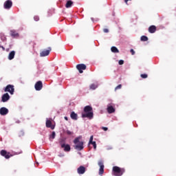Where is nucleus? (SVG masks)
<instances>
[{"mask_svg":"<svg viewBox=\"0 0 176 176\" xmlns=\"http://www.w3.org/2000/svg\"><path fill=\"white\" fill-rule=\"evenodd\" d=\"M84 112L82 113V118H87L89 120H91L94 118V113H93V107L91 106H85L84 107Z\"/></svg>","mask_w":176,"mask_h":176,"instance_id":"f257e3e1","label":"nucleus"},{"mask_svg":"<svg viewBox=\"0 0 176 176\" xmlns=\"http://www.w3.org/2000/svg\"><path fill=\"white\" fill-rule=\"evenodd\" d=\"M126 170L123 168H120L119 166H113V174L115 176H122L124 174Z\"/></svg>","mask_w":176,"mask_h":176,"instance_id":"f03ea898","label":"nucleus"},{"mask_svg":"<svg viewBox=\"0 0 176 176\" xmlns=\"http://www.w3.org/2000/svg\"><path fill=\"white\" fill-rule=\"evenodd\" d=\"M80 137H78L76 139H74V144H75V149H76L77 151H82V149H83L84 146H83V142L80 141Z\"/></svg>","mask_w":176,"mask_h":176,"instance_id":"7ed1b4c3","label":"nucleus"},{"mask_svg":"<svg viewBox=\"0 0 176 176\" xmlns=\"http://www.w3.org/2000/svg\"><path fill=\"white\" fill-rule=\"evenodd\" d=\"M4 91L10 93V94H14V86L8 85L6 87Z\"/></svg>","mask_w":176,"mask_h":176,"instance_id":"20e7f679","label":"nucleus"},{"mask_svg":"<svg viewBox=\"0 0 176 176\" xmlns=\"http://www.w3.org/2000/svg\"><path fill=\"white\" fill-rule=\"evenodd\" d=\"M0 155L5 157V159H10V157L13 156L12 155L10 154V153H8L6 150H1L0 151Z\"/></svg>","mask_w":176,"mask_h":176,"instance_id":"39448f33","label":"nucleus"},{"mask_svg":"<svg viewBox=\"0 0 176 176\" xmlns=\"http://www.w3.org/2000/svg\"><path fill=\"white\" fill-rule=\"evenodd\" d=\"M50 52H52V47H49L48 50H44L40 53V56L46 57V56H49V54H50Z\"/></svg>","mask_w":176,"mask_h":176,"instance_id":"423d86ee","label":"nucleus"},{"mask_svg":"<svg viewBox=\"0 0 176 176\" xmlns=\"http://www.w3.org/2000/svg\"><path fill=\"white\" fill-rule=\"evenodd\" d=\"M87 66L85 64H78L76 65V69L79 72L80 74H83V71L86 69Z\"/></svg>","mask_w":176,"mask_h":176,"instance_id":"0eeeda50","label":"nucleus"},{"mask_svg":"<svg viewBox=\"0 0 176 176\" xmlns=\"http://www.w3.org/2000/svg\"><path fill=\"white\" fill-rule=\"evenodd\" d=\"M43 87V84L42 83V81L36 82L34 85V89L37 91H40V90H42Z\"/></svg>","mask_w":176,"mask_h":176,"instance_id":"6e6552de","label":"nucleus"},{"mask_svg":"<svg viewBox=\"0 0 176 176\" xmlns=\"http://www.w3.org/2000/svg\"><path fill=\"white\" fill-rule=\"evenodd\" d=\"M4 9H10L12 6H13V2H12V0H7L4 2Z\"/></svg>","mask_w":176,"mask_h":176,"instance_id":"1a4fd4ad","label":"nucleus"},{"mask_svg":"<svg viewBox=\"0 0 176 176\" xmlns=\"http://www.w3.org/2000/svg\"><path fill=\"white\" fill-rule=\"evenodd\" d=\"M100 169H99V175H102L104 174V162L102 161H99L98 163Z\"/></svg>","mask_w":176,"mask_h":176,"instance_id":"9d476101","label":"nucleus"},{"mask_svg":"<svg viewBox=\"0 0 176 176\" xmlns=\"http://www.w3.org/2000/svg\"><path fill=\"white\" fill-rule=\"evenodd\" d=\"M9 100H10V96H9V94L8 93L4 94L1 97L2 102H6L7 101H9Z\"/></svg>","mask_w":176,"mask_h":176,"instance_id":"9b49d317","label":"nucleus"},{"mask_svg":"<svg viewBox=\"0 0 176 176\" xmlns=\"http://www.w3.org/2000/svg\"><path fill=\"white\" fill-rule=\"evenodd\" d=\"M45 126L47 129H51L52 130H54V125H52V120H47L45 122Z\"/></svg>","mask_w":176,"mask_h":176,"instance_id":"f8f14e48","label":"nucleus"},{"mask_svg":"<svg viewBox=\"0 0 176 176\" xmlns=\"http://www.w3.org/2000/svg\"><path fill=\"white\" fill-rule=\"evenodd\" d=\"M9 113V110L6 107H1L0 109V115L2 116H5V115H8Z\"/></svg>","mask_w":176,"mask_h":176,"instance_id":"ddd939ff","label":"nucleus"},{"mask_svg":"<svg viewBox=\"0 0 176 176\" xmlns=\"http://www.w3.org/2000/svg\"><path fill=\"white\" fill-rule=\"evenodd\" d=\"M77 172L78 174H85V173H86V168H85L83 166H80L79 168H78Z\"/></svg>","mask_w":176,"mask_h":176,"instance_id":"4468645a","label":"nucleus"},{"mask_svg":"<svg viewBox=\"0 0 176 176\" xmlns=\"http://www.w3.org/2000/svg\"><path fill=\"white\" fill-rule=\"evenodd\" d=\"M65 152H69L71 151V146L69 144H65L63 147H61Z\"/></svg>","mask_w":176,"mask_h":176,"instance_id":"2eb2a0df","label":"nucleus"},{"mask_svg":"<svg viewBox=\"0 0 176 176\" xmlns=\"http://www.w3.org/2000/svg\"><path fill=\"white\" fill-rule=\"evenodd\" d=\"M148 32H150V34H155V32H156V27L155 25H151L148 28Z\"/></svg>","mask_w":176,"mask_h":176,"instance_id":"dca6fc26","label":"nucleus"},{"mask_svg":"<svg viewBox=\"0 0 176 176\" xmlns=\"http://www.w3.org/2000/svg\"><path fill=\"white\" fill-rule=\"evenodd\" d=\"M70 118L73 120H78V114L74 111H72L70 114Z\"/></svg>","mask_w":176,"mask_h":176,"instance_id":"f3484780","label":"nucleus"},{"mask_svg":"<svg viewBox=\"0 0 176 176\" xmlns=\"http://www.w3.org/2000/svg\"><path fill=\"white\" fill-rule=\"evenodd\" d=\"M16 55V52L14 51H11L10 53H9V55H8V60H13L14 58V56Z\"/></svg>","mask_w":176,"mask_h":176,"instance_id":"a211bd4d","label":"nucleus"},{"mask_svg":"<svg viewBox=\"0 0 176 176\" xmlns=\"http://www.w3.org/2000/svg\"><path fill=\"white\" fill-rule=\"evenodd\" d=\"M107 112L108 113H113L115 112V108H113L112 106H108Z\"/></svg>","mask_w":176,"mask_h":176,"instance_id":"6ab92c4d","label":"nucleus"},{"mask_svg":"<svg viewBox=\"0 0 176 176\" xmlns=\"http://www.w3.org/2000/svg\"><path fill=\"white\" fill-rule=\"evenodd\" d=\"M10 35L12 38H16L19 36V33H16L15 30H10Z\"/></svg>","mask_w":176,"mask_h":176,"instance_id":"aec40b11","label":"nucleus"},{"mask_svg":"<svg viewBox=\"0 0 176 176\" xmlns=\"http://www.w3.org/2000/svg\"><path fill=\"white\" fill-rule=\"evenodd\" d=\"M73 4H74V2H72V1L71 0H69L66 3L65 8H71V6H72Z\"/></svg>","mask_w":176,"mask_h":176,"instance_id":"412c9836","label":"nucleus"},{"mask_svg":"<svg viewBox=\"0 0 176 176\" xmlns=\"http://www.w3.org/2000/svg\"><path fill=\"white\" fill-rule=\"evenodd\" d=\"M59 144L60 145V147H64V145H65V139H63V138L60 139Z\"/></svg>","mask_w":176,"mask_h":176,"instance_id":"4be33fe9","label":"nucleus"},{"mask_svg":"<svg viewBox=\"0 0 176 176\" xmlns=\"http://www.w3.org/2000/svg\"><path fill=\"white\" fill-rule=\"evenodd\" d=\"M111 50L113 53H119V50L116 47H111Z\"/></svg>","mask_w":176,"mask_h":176,"instance_id":"5701e85b","label":"nucleus"},{"mask_svg":"<svg viewBox=\"0 0 176 176\" xmlns=\"http://www.w3.org/2000/svg\"><path fill=\"white\" fill-rule=\"evenodd\" d=\"M56 138V132L53 131L50 135V140H54Z\"/></svg>","mask_w":176,"mask_h":176,"instance_id":"b1692460","label":"nucleus"},{"mask_svg":"<svg viewBox=\"0 0 176 176\" xmlns=\"http://www.w3.org/2000/svg\"><path fill=\"white\" fill-rule=\"evenodd\" d=\"M140 40L142 42H146V41H148V37L146 36H142Z\"/></svg>","mask_w":176,"mask_h":176,"instance_id":"393cba45","label":"nucleus"},{"mask_svg":"<svg viewBox=\"0 0 176 176\" xmlns=\"http://www.w3.org/2000/svg\"><path fill=\"white\" fill-rule=\"evenodd\" d=\"M90 89H91V90H96V89H97V85H96L95 84H91L90 85Z\"/></svg>","mask_w":176,"mask_h":176,"instance_id":"a878e982","label":"nucleus"},{"mask_svg":"<svg viewBox=\"0 0 176 176\" xmlns=\"http://www.w3.org/2000/svg\"><path fill=\"white\" fill-rule=\"evenodd\" d=\"M90 145H93L94 148L95 150L97 149V144L96 143V142H91V143H90Z\"/></svg>","mask_w":176,"mask_h":176,"instance_id":"bb28decb","label":"nucleus"},{"mask_svg":"<svg viewBox=\"0 0 176 176\" xmlns=\"http://www.w3.org/2000/svg\"><path fill=\"white\" fill-rule=\"evenodd\" d=\"M66 134H67V135H72L74 134V132H72L69 130H67V131H66Z\"/></svg>","mask_w":176,"mask_h":176,"instance_id":"cd10ccee","label":"nucleus"},{"mask_svg":"<svg viewBox=\"0 0 176 176\" xmlns=\"http://www.w3.org/2000/svg\"><path fill=\"white\" fill-rule=\"evenodd\" d=\"M34 21H39V16L36 15L34 16Z\"/></svg>","mask_w":176,"mask_h":176,"instance_id":"c85d7f7f","label":"nucleus"},{"mask_svg":"<svg viewBox=\"0 0 176 176\" xmlns=\"http://www.w3.org/2000/svg\"><path fill=\"white\" fill-rule=\"evenodd\" d=\"M141 78H142L143 79H146V78H148V74H141L140 75Z\"/></svg>","mask_w":176,"mask_h":176,"instance_id":"c756f323","label":"nucleus"},{"mask_svg":"<svg viewBox=\"0 0 176 176\" xmlns=\"http://www.w3.org/2000/svg\"><path fill=\"white\" fill-rule=\"evenodd\" d=\"M122 89V85H118L116 88H115V90L116 91V90H119V89Z\"/></svg>","mask_w":176,"mask_h":176,"instance_id":"7c9ffc66","label":"nucleus"},{"mask_svg":"<svg viewBox=\"0 0 176 176\" xmlns=\"http://www.w3.org/2000/svg\"><path fill=\"white\" fill-rule=\"evenodd\" d=\"M119 65H123L124 64V60H120L118 62Z\"/></svg>","mask_w":176,"mask_h":176,"instance_id":"2f4dec72","label":"nucleus"},{"mask_svg":"<svg viewBox=\"0 0 176 176\" xmlns=\"http://www.w3.org/2000/svg\"><path fill=\"white\" fill-rule=\"evenodd\" d=\"M91 142H93V135H91L90 137L89 142V145H90V144H91Z\"/></svg>","mask_w":176,"mask_h":176,"instance_id":"473e14b6","label":"nucleus"},{"mask_svg":"<svg viewBox=\"0 0 176 176\" xmlns=\"http://www.w3.org/2000/svg\"><path fill=\"white\" fill-rule=\"evenodd\" d=\"M130 52H131L132 56H134L135 54V52L134 51V50L131 49Z\"/></svg>","mask_w":176,"mask_h":176,"instance_id":"72a5a7b5","label":"nucleus"},{"mask_svg":"<svg viewBox=\"0 0 176 176\" xmlns=\"http://www.w3.org/2000/svg\"><path fill=\"white\" fill-rule=\"evenodd\" d=\"M103 32H104L105 34H108V32H109V30H108V29H104V30H103Z\"/></svg>","mask_w":176,"mask_h":176,"instance_id":"f704fd0d","label":"nucleus"},{"mask_svg":"<svg viewBox=\"0 0 176 176\" xmlns=\"http://www.w3.org/2000/svg\"><path fill=\"white\" fill-rule=\"evenodd\" d=\"M102 130H104V131H108V128L105 127V126H102Z\"/></svg>","mask_w":176,"mask_h":176,"instance_id":"c9c22d12","label":"nucleus"},{"mask_svg":"<svg viewBox=\"0 0 176 176\" xmlns=\"http://www.w3.org/2000/svg\"><path fill=\"white\" fill-rule=\"evenodd\" d=\"M129 1H131V0H124V2H125V3H126V5H127V3L129 2Z\"/></svg>","mask_w":176,"mask_h":176,"instance_id":"e433bc0d","label":"nucleus"},{"mask_svg":"<svg viewBox=\"0 0 176 176\" xmlns=\"http://www.w3.org/2000/svg\"><path fill=\"white\" fill-rule=\"evenodd\" d=\"M65 120H68V117L65 116Z\"/></svg>","mask_w":176,"mask_h":176,"instance_id":"4c0bfd02","label":"nucleus"}]
</instances>
